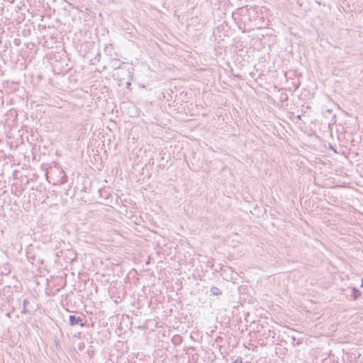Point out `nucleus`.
<instances>
[{"label":"nucleus","mask_w":363,"mask_h":363,"mask_svg":"<svg viewBox=\"0 0 363 363\" xmlns=\"http://www.w3.org/2000/svg\"><path fill=\"white\" fill-rule=\"evenodd\" d=\"M69 324L72 326L75 325H80L81 326L84 325V323L83 322V319L79 316H75L73 315H70L69 317Z\"/></svg>","instance_id":"nucleus-1"},{"label":"nucleus","mask_w":363,"mask_h":363,"mask_svg":"<svg viewBox=\"0 0 363 363\" xmlns=\"http://www.w3.org/2000/svg\"><path fill=\"white\" fill-rule=\"evenodd\" d=\"M352 294L351 296L352 297L353 300L357 299L358 297L361 296V292L355 287L352 288Z\"/></svg>","instance_id":"nucleus-2"},{"label":"nucleus","mask_w":363,"mask_h":363,"mask_svg":"<svg viewBox=\"0 0 363 363\" xmlns=\"http://www.w3.org/2000/svg\"><path fill=\"white\" fill-rule=\"evenodd\" d=\"M211 292L213 295L221 294V291L218 288L215 287V286L211 288Z\"/></svg>","instance_id":"nucleus-3"},{"label":"nucleus","mask_w":363,"mask_h":363,"mask_svg":"<svg viewBox=\"0 0 363 363\" xmlns=\"http://www.w3.org/2000/svg\"><path fill=\"white\" fill-rule=\"evenodd\" d=\"M22 313L26 314V313H29L30 311L28 310H27V307H23Z\"/></svg>","instance_id":"nucleus-4"},{"label":"nucleus","mask_w":363,"mask_h":363,"mask_svg":"<svg viewBox=\"0 0 363 363\" xmlns=\"http://www.w3.org/2000/svg\"><path fill=\"white\" fill-rule=\"evenodd\" d=\"M28 303V301L26 300V299H24L23 301V307H27Z\"/></svg>","instance_id":"nucleus-5"},{"label":"nucleus","mask_w":363,"mask_h":363,"mask_svg":"<svg viewBox=\"0 0 363 363\" xmlns=\"http://www.w3.org/2000/svg\"><path fill=\"white\" fill-rule=\"evenodd\" d=\"M362 287H363V279L362 281V285H361Z\"/></svg>","instance_id":"nucleus-6"},{"label":"nucleus","mask_w":363,"mask_h":363,"mask_svg":"<svg viewBox=\"0 0 363 363\" xmlns=\"http://www.w3.org/2000/svg\"><path fill=\"white\" fill-rule=\"evenodd\" d=\"M297 118H301V116L300 115L297 116Z\"/></svg>","instance_id":"nucleus-7"},{"label":"nucleus","mask_w":363,"mask_h":363,"mask_svg":"<svg viewBox=\"0 0 363 363\" xmlns=\"http://www.w3.org/2000/svg\"><path fill=\"white\" fill-rule=\"evenodd\" d=\"M240 363H242V362H240Z\"/></svg>","instance_id":"nucleus-8"}]
</instances>
